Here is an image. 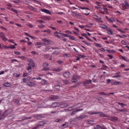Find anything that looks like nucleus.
<instances>
[{"label":"nucleus","mask_w":129,"mask_h":129,"mask_svg":"<svg viewBox=\"0 0 129 129\" xmlns=\"http://www.w3.org/2000/svg\"><path fill=\"white\" fill-rule=\"evenodd\" d=\"M40 10L42 12H43L49 14L50 15L51 14V12L47 9H40Z\"/></svg>","instance_id":"nucleus-4"},{"label":"nucleus","mask_w":129,"mask_h":129,"mask_svg":"<svg viewBox=\"0 0 129 129\" xmlns=\"http://www.w3.org/2000/svg\"><path fill=\"white\" fill-rule=\"evenodd\" d=\"M17 61H18L17 60L15 59H13L12 60V61H11V62L12 63H13L14 62Z\"/></svg>","instance_id":"nucleus-57"},{"label":"nucleus","mask_w":129,"mask_h":129,"mask_svg":"<svg viewBox=\"0 0 129 129\" xmlns=\"http://www.w3.org/2000/svg\"><path fill=\"white\" fill-rule=\"evenodd\" d=\"M4 36H5V34H4L3 32H1L0 33V37L2 38Z\"/></svg>","instance_id":"nucleus-37"},{"label":"nucleus","mask_w":129,"mask_h":129,"mask_svg":"<svg viewBox=\"0 0 129 129\" xmlns=\"http://www.w3.org/2000/svg\"><path fill=\"white\" fill-rule=\"evenodd\" d=\"M96 128L97 129H107L105 128H102L99 125H97L96 126Z\"/></svg>","instance_id":"nucleus-30"},{"label":"nucleus","mask_w":129,"mask_h":129,"mask_svg":"<svg viewBox=\"0 0 129 129\" xmlns=\"http://www.w3.org/2000/svg\"><path fill=\"white\" fill-rule=\"evenodd\" d=\"M18 58L22 59H24L25 58V57L24 56H19Z\"/></svg>","instance_id":"nucleus-56"},{"label":"nucleus","mask_w":129,"mask_h":129,"mask_svg":"<svg viewBox=\"0 0 129 129\" xmlns=\"http://www.w3.org/2000/svg\"><path fill=\"white\" fill-rule=\"evenodd\" d=\"M2 39L5 42L7 41L8 40L7 38L5 37V36H4L3 37H2Z\"/></svg>","instance_id":"nucleus-34"},{"label":"nucleus","mask_w":129,"mask_h":129,"mask_svg":"<svg viewBox=\"0 0 129 129\" xmlns=\"http://www.w3.org/2000/svg\"><path fill=\"white\" fill-rule=\"evenodd\" d=\"M48 63L46 62H44L43 65L44 67L43 70H44L46 71L47 70H49L48 68L46 69V67L48 66Z\"/></svg>","instance_id":"nucleus-7"},{"label":"nucleus","mask_w":129,"mask_h":129,"mask_svg":"<svg viewBox=\"0 0 129 129\" xmlns=\"http://www.w3.org/2000/svg\"><path fill=\"white\" fill-rule=\"evenodd\" d=\"M91 81L90 80H86L85 81L83 82V85L85 86L86 85L89 84V83H91Z\"/></svg>","instance_id":"nucleus-9"},{"label":"nucleus","mask_w":129,"mask_h":129,"mask_svg":"<svg viewBox=\"0 0 129 129\" xmlns=\"http://www.w3.org/2000/svg\"><path fill=\"white\" fill-rule=\"evenodd\" d=\"M27 74H28L26 73H24L23 75V77H25L27 75Z\"/></svg>","instance_id":"nucleus-58"},{"label":"nucleus","mask_w":129,"mask_h":129,"mask_svg":"<svg viewBox=\"0 0 129 129\" xmlns=\"http://www.w3.org/2000/svg\"><path fill=\"white\" fill-rule=\"evenodd\" d=\"M69 39L72 40H75V38L73 36H69Z\"/></svg>","instance_id":"nucleus-20"},{"label":"nucleus","mask_w":129,"mask_h":129,"mask_svg":"<svg viewBox=\"0 0 129 129\" xmlns=\"http://www.w3.org/2000/svg\"><path fill=\"white\" fill-rule=\"evenodd\" d=\"M31 118V117H26L23 118L24 120H26L28 119H30Z\"/></svg>","instance_id":"nucleus-43"},{"label":"nucleus","mask_w":129,"mask_h":129,"mask_svg":"<svg viewBox=\"0 0 129 129\" xmlns=\"http://www.w3.org/2000/svg\"><path fill=\"white\" fill-rule=\"evenodd\" d=\"M75 106V105H74L71 107H69V111H71L73 110L74 109Z\"/></svg>","instance_id":"nucleus-26"},{"label":"nucleus","mask_w":129,"mask_h":129,"mask_svg":"<svg viewBox=\"0 0 129 129\" xmlns=\"http://www.w3.org/2000/svg\"><path fill=\"white\" fill-rule=\"evenodd\" d=\"M72 83H75L77 81V80L74 77H72Z\"/></svg>","instance_id":"nucleus-22"},{"label":"nucleus","mask_w":129,"mask_h":129,"mask_svg":"<svg viewBox=\"0 0 129 129\" xmlns=\"http://www.w3.org/2000/svg\"><path fill=\"white\" fill-rule=\"evenodd\" d=\"M28 65H30L33 67H34L35 66L34 63L32 61L30 62L29 64H28Z\"/></svg>","instance_id":"nucleus-14"},{"label":"nucleus","mask_w":129,"mask_h":129,"mask_svg":"<svg viewBox=\"0 0 129 129\" xmlns=\"http://www.w3.org/2000/svg\"><path fill=\"white\" fill-rule=\"evenodd\" d=\"M123 5H124L125 6V7L126 8V9H128L129 8V5H124V4H123Z\"/></svg>","instance_id":"nucleus-60"},{"label":"nucleus","mask_w":129,"mask_h":129,"mask_svg":"<svg viewBox=\"0 0 129 129\" xmlns=\"http://www.w3.org/2000/svg\"><path fill=\"white\" fill-rule=\"evenodd\" d=\"M31 53L32 54H34V55H35L36 54H37V52L34 51H32V52H31Z\"/></svg>","instance_id":"nucleus-59"},{"label":"nucleus","mask_w":129,"mask_h":129,"mask_svg":"<svg viewBox=\"0 0 129 129\" xmlns=\"http://www.w3.org/2000/svg\"><path fill=\"white\" fill-rule=\"evenodd\" d=\"M43 116L42 115H38L35 116V118L38 119H41Z\"/></svg>","instance_id":"nucleus-13"},{"label":"nucleus","mask_w":129,"mask_h":129,"mask_svg":"<svg viewBox=\"0 0 129 129\" xmlns=\"http://www.w3.org/2000/svg\"><path fill=\"white\" fill-rule=\"evenodd\" d=\"M29 65L28 67L27 68V71H29L31 70V66L30 65Z\"/></svg>","instance_id":"nucleus-47"},{"label":"nucleus","mask_w":129,"mask_h":129,"mask_svg":"<svg viewBox=\"0 0 129 129\" xmlns=\"http://www.w3.org/2000/svg\"><path fill=\"white\" fill-rule=\"evenodd\" d=\"M14 53L16 55L20 54V52L18 51H15L14 52Z\"/></svg>","instance_id":"nucleus-55"},{"label":"nucleus","mask_w":129,"mask_h":129,"mask_svg":"<svg viewBox=\"0 0 129 129\" xmlns=\"http://www.w3.org/2000/svg\"><path fill=\"white\" fill-rule=\"evenodd\" d=\"M22 81L24 83H27V80L25 78H23L22 79Z\"/></svg>","instance_id":"nucleus-49"},{"label":"nucleus","mask_w":129,"mask_h":129,"mask_svg":"<svg viewBox=\"0 0 129 129\" xmlns=\"http://www.w3.org/2000/svg\"><path fill=\"white\" fill-rule=\"evenodd\" d=\"M58 33L57 32H55L54 33V35L56 37H57L58 38H60V37L57 34V33Z\"/></svg>","instance_id":"nucleus-27"},{"label":"nucleus","mask_w":129,"mask_h":129,"mask_svg":"<svg viewBox=\"0 0 129 129\" xmlns=\"http://www.w3.org/2000/svg\"><path fill=\"white\" fill-rule=\"evenodd\" d=\"M119 83H120V82L116 81L114 82L112 84L113 85H117Z\"/></svg>","instance_id":"nucleus-31"},{"label":"nucleus","mask_w":129,"mask_h":129,"mask_svg":"<svg viewBox=\"0 0 129 129\" xmlns=\"http://www.w3.org/2000/svg\"><path fill=\"white\" fill-rule=\"evenodd\" d=\"M35 45L36 46H37L38 45H43V43L40 42H36L35 43Z\"/></svg>","instance_id":"nucleus-16"},{"label":"nucleus","mask_w":129,"mask_h":129,"mask_svg":"<svg viewBox=\"0 0 129 129\" xmlns=\"http://www.w3.org/2000/svg\"><path fill=\"white\" fill-rule=\"evenodd\" d=\"M99 113L98 112H90L89 113L90 114H96Z\"/></svg>","instance_id":"nucleus-33"},{"label":"nucleus","mask_w":129,"mask_h":129,"mask_svg":"<svg viewBox=\"0 0 129 129\" xmlns=\"http://www.w3.org/2000/svg\"><path fill=\"white\" fill-rule=\"evenodd\" d=\"M118 105H120L121 107H123L124 106H126V104H124L123 103H120L119 102H118Z\"/></svg>","instance_id":"nucleus-17"},{"label":"nucleus","mask_w":129,"mask_h":129,"mask_svg":"<svg viewBox=\"0 0 129 129\" xmlns=\"http://www.w3.org/2000/svg\"><path fill=\"white\" fill-rule=\"evenodd\" d=\"M62 82L63 83H64L65 84H67L68 82V80H62Z\"/></svg>","instance_id":"nucleus-39"},{"label":"nucleus","mask_w":129,"mask_h":129,"mask_svg":"<svg viewBox=\"0 0 129 129\" xmlns=\"http://www.w3.org/2000/svg\"><path fill=\"white\" fill-rule=\"evenodd\" d=\"M60 86L59 85H56L55 86V87L56 89H57L58 90L60 89Z\"/></svg>","instance_id":"nucleus-35"},{"label":"nucleus","mask_w":129,"mask_h":129,"mask_svg":"<svg viewBox=\"0 0 129 129\" xmlns=\"http://www.w3.org/2000/svg\"><path fill=\"white\" fill-rule=\"evenodd\" d=\"M94 44L95 45V46L96 47H101V46L100 44L95 43H94Z\"/></svg>","instance_id":"nucleus-23"},{"label":"nucleus","mask_w":129,"mask_h":129,"mask_svg":"<svg viewBox=\"0 0 129 129\" xmlns=\"http://www.w3.org/2000/svg\"><path fill=\"white\" fill-rule=\"evenodd\" d=\"M10 83L8 82L5 83L4 84V86L7 87L10 86Z\"/></svg>","instance_id":"nucleus-18"},{"label":"nucleus","mask_w":129,"mask_h":129,"mask_svg":"<svg viewBox=\"0 0 129 129\" xmlns=\"http://www.w3.org/2000/svg\"><path fill=\"white\" fill-rule=\"evenodd\" d=\"M59 103L57 102H55L53 103L52 104L51 106L52 107H59Z\"/></svg>","instance_id":"nucleus-8"},{"label":"nucleus","mask_w":129,"mask_h":129,"mask_svg":"<svg viewBox=\"0 0 129 129\" xmlns=\"http://www.w3.org/2000/svg\"><path fill=\"white\" fill-rule=\"evenodd\" d=\"M63 76L64 77L66 78H68L70 76V73L69 72H66L64 73L63 74Z\"/></svg>","instance_id":"nucleus-6"},{"label":"nucleus","mask_w":129,"mask_h":129,"mask_svg":"<svg viewBox=\"0 0 129 129\" xmlns=\"http://www.w3.org/2000/svg\"><path fill=\"white\" fill-rule=\"evenodd\" d=\"M71 14L73 16H76L77 17H78V16H80V14H76L74 12H71Z\"/></svg>","instance_id":"nucleus-12"},{"label":"nucleus","mask_w":129,"mask_h":129,"mask_svg":"<svg viewBox=\"0 0 129 129\" xmlns=\"http://www.w3.org/2000/svg\"><path fill=\"white\" fill-rule=\"evenodd\" d=\"M68 106V105L66 103H63L61 104H60L59 107L61 108H63L66 107Z\"/></svg>","instance_id":"nucleus-10"},{"label":"nucleus","mask_w":129,"mask_h":129,"mask_svg":"<svg viewBox=\"0 0 129 129\" xmlns=\"http://www.w3.org/2000/svg\"><path fill=\"white\" fill-rule=\"evenodd\" d=\"M125 110V109H123L122 110H121L120 109H118L117 110V111H120V112H122V111H124Z\"/></svg>","instance_id":"nucleus-52"},{"label":"nucleus","mask_w":129,"mask_h":129,"mask_svg":"<svg viewBox=\"0 0 129 129\" xmlns=\"http://www.w3.org/2000/svg\"><path fill=\"white\" fill-rule=\"evenodd\" d=\"M13 2L18 5L20 2V1L19 0H16L15 1H13Z\"/></svg>","instance_id":"nucleus-25"},{"label":"nucleus","mask_w":129,"mask_h":129,"mask_svg":"<svg viewBox=\"0 0 129 129\" xmlns=\"http://www.w3.org/2000/svg\"><path fill=\"white\" fill-rule=\"evenodd\" d=\"M116 29L118 31H119V32H120L121 33H123L124 32L123 31H122L119 28H116Z\"/></svg>","instance_id":"nucleus-48"},{"label":"nucleus","mask_w":129,"mask_h":129,"mask_svg":"<svg viewBox=\"0 0 129 129\" xmlns=\"http://www.w3.org/2000/svg\"><path fill=\"white\" fill-rule=\"evenodd\" d=\"M11 111L10 109H8L6 111L3 113H2L1 115V117L4 118H4L7 116L8 114L11 113Z\"/></svg>","instance_id":"nucleus-1"},{"label":"nucleus","mask_w":129,"mask_h":129,"mask_svg":"<svg viewBox=\"0 0 129 129\" xmlns=\"http://www.w3.org/2000/svg\"><path fill=\"white\" fill-rule=\"evenodd\" d=\"M108 31V34L110 35H112V30L109 28H107L106 29Z\"/></svg>","instance_id":"nucleus-11"},{"label":"nucleus","mask_w":129,"mask_h":129,"mask_svg":"<svg viewBox=\"0 0 129 129\" xmlns=\"http://www.w3.org/2000/svg\"><path fill=\"white\" fill-rule=\"evenodd\" d=\"M56 62L58 64H60L63 63V62L62 61L59 60L57 61Z\"/></svg>","instance_id":"nucleus-32"},{"label":"nucleus","mask_w":129,"mask_h":129,"mask_svg":"<svg viewBox=\"0 0 129 129\" xmlns=\"http://www.w3.org/2000/svg\"><path fill=\"white\" fill-rule=\"evenodd\" d=\"M100 50L103 52H105V49L103 48H101V49H100Z\"/></svg>","instance_id":"nucleus-61"},{"label":"nucleus","mask_w":129,"mask_h":129,"mask_svg":"<svg viewBox=\"0 0 129 129\" xmlns=\"http://www.w3.org/2000/svg\"><path fill=\"white\" fill-rule=\"evenodd\" d=\"M62 120L61 119H56V120H55V121L59 122H60V121H61Z\"/></svg>","instance_id":"nucleus-42"},{"label":"nucleus","mask_w":129,"mask_h":129,"mask_svg":"<svg viewBox=\"0 0 129 129\" xmlns=\"http://www.w3.org/2000/svg\"><path fill=\"white\" fill-rule=\"evenodd\" d=\"M99 93L102 95H107L104 92H101Z\"/></svg>","instance_id":"nucleus-46"},{"label":"nucleus","mask_w":129,"mask_h":129,"mask_svg":"<svg viewBox=\"0 0 129 129\" xmlns=\"http://www.w3.org/2000/svg\"><path fill=\"white\" fill-rule=\"evenodd\" d=\"M115 20L113 18L111 17L110 18H109V20L108 21L109 22H113V21H114Z\"/></svg>","instance_id":"nucleus-24"},{"label":"nucleus","mask_w":129,"mask_h":129,"mask_svg":"<svg viewBox=\"0 0 129 129\" xmlns=\"http://www.w3.org/2000/svg\"><path fill=\"white\" fill-rule=\"evenodd\" d=\"M42 40L44 42V43H43V45H49V40H47L46 39H42Z\"/></svg>","instance_id":"nucleus-5"},{"label":"nucleus","mask_w":129,"mask_h":129,"mask_svg":"<svg viewBox=\"0 0 129 129\" xmlns=\"http://www.w3.org/2000/svg\"><path fill=\"white\" fill-rule=\"evenodd\" d=\"M76 112V111H73L71 113V115H73L75 114Z\"/></svg>","instance_id":"nucleus-53"},{"label":"nucleus","mask_w":129,"mask_h":129,"mask_svg":"<svg viewBox=\"0 0 129 129\" xmlns=\"http://www.w3.org/2000/svg\"><path fill=\"white\" fill-rule=\"evenodd\" d=\"M99 113L98 114H100V115L102 117H104V116H106L104 114H103L102 112H99Z\"/></svg>","instance_id":"nucleus-36"},{"label":"nucleus","mask_w":129,"mask_h":129,"mask_svg":"<svg viewBox=\"0 0 129 129\" xmlns=\"http://www.w3.org/2000/svg\"><path fill=\"white\" fill-rule=\"evenodd\" d=\"M121 43L123 45H125L126 44L125 42L123 40H122L121 41Z\"/></svg>","instance_id":"nucleus-63"},{"label":"nucleus","mask_w":129,"mask_h":129,"mask_svg":"<svg viewBox=\"0 0 129 129\" xmlns=\"http://www.w3.org/2000/svg\"><path fill=\"white\" fill-rule=\"evenodd\" d=\"M44 124V123L43 121H40L37 123L36 126L34 127L33 129H36L39 128V126H43Z\"/></svg>","instance_id":"nucleus-2"},{"label":"nucleus","mask_w":129,"mask_h":129,"mask_svg":"<svg viewBox=\"0 0 129 129\" xmlns=\"http://www.w3.org/2000/svg\"><path fill=\"white\" fill-rule=\"evenodd\" d=\"M11 10L13 12H14L15 13H17L18 12V11L17 10H16L14 9L13 8H11Z\"/></svg>","instance_id":"nucleus-38"},{"label":"nucleus","mask_w":129,"mask_h":129,"mask_svg":"<svg viewBox=\"0 0 129 129\" xmlns=\"http://www.w3.org/2000/svg\"><path fill=\"white\" fill-rule=\"evenodd\" d=\"M120 58L122 59H123L124 60L126 61H129V59H126L125 57L122 56H120Z\"/></svg>","instance_id":"nucleus-15"},{"label":"nucleus","mask_w":129,"mask_h":129,"mask_svg":"<svg viewBox=\"0 0 129 129\" xmlns=\"http://www.w3.org/2000/svg\"><path fill=\"white\" fill-rule=\"evenodd\" d=\"M51 98L53 99H56L58 97L56 96L53 95L52 96Z\"/></svg>","instance_id":"nucleus-45"},{"label":"nucleus","mask_w":129,"mask_h":129,"mask_svg":"<svg viewBox=\"0 0 129 129\" xmlns=\"http://www.w3.org/2000/svg\"><path fill=\"white\" fill-rule=\"evenodd\" d=\"M111 81V80L110 79H108L107 80V82L108 83H110Z\"/></svg>","instance_id":"nucleus-64"},{"label":"nucleus","mask_w":129,"mask_h":129,"mask_svg":"<svg viewBox=\"0 0 129 129\" xmlns=\"http://www.w3.org/2000/svg\"><path fill=\"white\" fill-rule=\"evenodd\" d=\"M42 31H43L44 32H47L48 33H50V31L49 30H42Z\"/></svg>","instance_id":"nucleus-44"},{"label":"nucleus","mask_w":129,"mask_h":129,"mask_svg":"<svg viewBox=\"0 0 129 129\" xmlns=\"http://www.w3.org/2000/svg\"><path fill=\"white\" fill-rule=\"evenodd\" d=\"M27 25L30 28H32L33 27V26L30 24H29L26 25Z\"/></svg>","instance_id":"nucleus-54"},{"label":"nucleus","mask_w":129,"mask_h":129,"mask_svg":"<svg viewBox=\"0 0 129 129\" xmlns=\"http://www.w3.org/2000/svg\"><path fill=\"white\" fill-rule=\"evenodd\" d=\"M29 8L30 9L33 10V11H37V10L36 8H33V7H32V6H29Z\"/></svg>","instance_id":"nucleus-21"},{"label":"nucleus","mask_w":129,"mask_h":129,"mask_svg":"<svg viewBox=\"0 0 129 129\" xmlns=\"http://www.w3.org/2000/svg\"><path fill=\"white\" fill-rule=\"evenodd\" d=\"M72 77H74V78H75L76 79L78 78L79 77L77 76V75H74Z\"/></svg>","instance_id":"nucleus-51"},{"label":"nucleus","mask_w":129,"mask_h":129,"mask_svg":"<svg viewBox=\"0 0 129 129\" xmlns=\"http://www.w3.org/2000/svg\"><path fill=\"white\" fill-rule=\"evenodd\" d=\"M46 82V80L45 79H42L41 81V83L42 84L44 85L45 84Z\"/></svg>","instance_id":"nucleus-28"},{"label":"nucleus","mask_w":129,"mask_h":129,"mask_svg":"<svg viewBox=\"0 0 129 129\" xmlns=\"http://www.w3.org/2000/svg\"><path fill=\"white\" fill-rule=\"evenodd\" d=\"M26 84L29 86L30 87H34L36 85V83L35 82L31 81L27 82Z\"/></svg>","instance_id":"nucleus-3"},{"label":"nucleus","mask_w":129,"mask_h":129,"mask_svg":"<svg viewBox=\"0 0 129 129\" xmlns=\"http://www.w3.org/2000/svg\"><path fill=\"white\" fill-rule=\"evenodd\" d=\"M101 28H103L104 29H105V28H107V26L105 25H102L101 27Z\"/></svg>","instance_id":"nucleus-41"},{"label":"nucleus","mask_w":129,"mask_h":129,"mask_svg":"<svg viewBox=\"0 0 129 129\" xmlns=\"http://www.w3.org/2000/svg\"><path fill=\"white\" fill-rule=\"evenodd\" d=\"M15 48V47L14 46H10V47H9V48H10L11 49H13L14 48Z\"/></svg>","instance_id":"nucleus-62"},{"label":"nucleus","mask_w":129,"mask_h":129,"mask_svg":"<svg viewBox=\"0 0 129 129\" xmlns=\"http://www.w3.org/2000/svg\"><path fill=\"white\" fill-rule=\"evenodd\" d=\"M53 54H54L57 55L59 54V53L58 52H57V51H55L54 52H53Z\"/></svg>","instance_id":"nucleus-50"},{"label":"nucleus","mask_w":129,"mask_h":129,"mask_svg":"<svg viewBox=\"0 0 129 129\" xmlns=\"http://www.w3.org/2000/svg\"><path fill=\"white\" fill-rule=\"evenodd\" d=\"M106 50L109 52L110 53H114L115 52L114 50H111L107 49Z\"/></svg>","instance_id":"nucleus-29"},{"label":"nucleus","mask_w":129,"mask_h":129,"mask_svg":"<svg viewBox=\"0 0 129 129\" xmlns=\"http://www.w3.org/2000/svg\"><path fill=\"white\" fill-rule=\"evenodd\" d=\"M121 77V75H115L112 76V77L113 78H120Z\"/></svg>","instance_id":"nucleus-40"},{"label":"nucleus","mask_w":129,"mask_h":129,"mask_svg":"<svg viewBox=\"0 0 129 129\" xmlns=\"http://www.w3.org/2000/svg\"><path fill=\"white\" fill-rule=\"evenodd\" d=\"M61 70V69L59 68H56L54 69H53V70L55 71L56 72H59Z\"/></svg>","instance_id":"nucleus-19"}]
</instances>
